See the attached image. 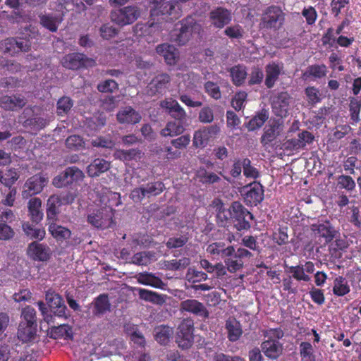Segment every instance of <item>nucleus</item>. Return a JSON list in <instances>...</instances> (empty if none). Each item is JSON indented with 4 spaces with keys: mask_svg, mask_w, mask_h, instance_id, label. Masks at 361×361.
Segmentation results:
<instances>
[{
    "mask_svg": "<svg viewBox=\"0 0 361 361\" xmlns=\"http://www.w3.org/2000/svg\"><path fill=\"white\" fill-rule=\"evenodd\" d=\"M45 299L50 310L43 301H38L37 305L43 317V319L49 325L55 324V317L66 319L68 315L66 313V306L63 298L52 290H48L45 294Z\"/></svg>",
    "mask_w": 361,
    "mask_h": 361,
    "instance_id": "f257e3e1",
    "label": "nucleus"
},
{
    "mask_svg": "<svg viewBox=\"0 0 361 361\" xmlns=\"http://www.w3.org/2000/svg\"><path fill=\"white\" fill-rule=\"evenodd\" d=\"M286 13L279 6L271 5L262 12L259 24V28L264 30L279 31L285 23Z\"/></svg>",
    "mask_w": 361,
    "mask_h": 361,
    "instance_id": "f03ea898",
    "label": "nucleus"
},
{
    "mask_svg": "<svg viewBox=\"0 0 361 361\" xmlns=\"http://www.w3.org/2000/svg\"><path fill=\"white\" fill-rule=\"evenodd\" d=\"M200 28L196 19L191 15L188 16L176 25V28L171 32V39L179 46L185 45L190 39L192 32Z\"/></svg>",
    "mask_w": 361,
    "mask_h": 361,
    "instance_id": "7ed1b4c3",
    "label": "nucleus"
},
{
    "mask_svg": "<svg viewBox=\"0 0 361 361\" xmlns=\"http://www.w3.org/2000/svg\"><path fill=\"white\" fill-rule=\"evenodd\" d=\"M252 254L245 248L239 247L237 250L234 247L229 245L222 250V258L225 266L230 273H235L243 268L244 258H250Z\"/></svg>",
    "mask_w": 361,
    "mask_h": 361,
    "instance_id": "20e7f679",
    "label": "nucleus"
},
{
    "mask_svg": "<svg viewBox=\"0 0 361 361\" xmlns=\"http://www.w3.org/2000/svg\"><path fill=\"white\" fill-rule=\"evenodd\" d=\"M115 210L109 206L94 209L87 216V222L97 229L111 228L114 224Z\"/></svg>",
    "mask_w": 361,
    "mask_h": 361,
    "instance_id": "39448f33",
    "label": "nucleus"
},
{
    "mask_svg": "<svg viewBox=\"0 0 361 361\" xmlns=\"http://www.w3.org/2000/svg\"><path fill=\"white\" fill-rule=\"evenodd\" d=\"M84 178L85 174L82 170L77 166H69L53 178L52 184L57 188H61L73 183L79 184Z\"/></svg>",
    "mask_w": 361,
    "mask_h": 361,
    "instance_id": "423d86ee",
    "label": "nucleus"
},
{
    "mask_svg": "<svg viewBox=\"0 0 361 361\" xmlns=\"http://www.w3.org/2000/svg\"><path fill=\"white\" fill-rule=\"evenodd\" d=\"M194 322L191 318L183 319L179 324L176 335V342L182 349L190 348L194 342Z\"/></svg>",
    "mask_w": 361,
    "mask_h": 361,
    "instance_id": "0eeeda50",
    "label": "nucleus"
},
{
    "mask_svg": "<svg viewBox=\"0 0 361 361\" xmlns=\"http://www.w3.org/2000/svg\"><path fill=\"white\" fill-rule=\"evenodd\" d=\"M152 16H161L162 19L173 21L180 18L183 13L182 6L174 0L163 2L157 8L150 11Z\"/></svg>",
    "mask_w": 361,
    "mask_h": 361,
    "instance_id": "6e6552de",
    "label": "nucleus"
},
{
    "mask_svg": "<svg viewBox=\"0 0 361 361\" xmlns=\"http://www.w3.org/2000/svg\"><path fill=\"white\" fill-rule=\"evenodd\" d=\"M246 205L255 207L260 204L264 197V186L257 181L247 184L240 190Z\"/></svg>",
    "mask_w": 361,
    "mask_h": 361,
    "instance_id": "1a4fd4ad",
    "label": "nucleus"
},
{
    "mask_svg": "<svg viewBox=\"0 0 361 361\" xmlns=\"http://www.w3.org/2000/svg\"><path fill=\"white\" fill-rule=\"evenodd\" d=\"M63 67L72 71L87 68L96 65L94 59L87 57L85 54L73 52L66 54L61 60Z\"/></svg>",
    "mask_w": 361,
    "mask_h": 361,
    "instance_id": "9d476101",
    "label": "nucleus"
},
{
    "mask_svg": "<svg viewBox=\"0 0 361 361\" xmlns=\"http://www.w3.org/2000/svg\"><path fill=\"white\" fill-rule=\"evenodd\" d=\"M140 16V8L137 6H127L111 13V20L121 27L133 24Z\"/></svg>",
    "mask_w": 361,
    "mask_h": 361,
    "instance_id": "9b49d317",
    "label": "nucleus"
},
{
    "mask_svg": "<svg viewBox=\"0 0 361 361\" xmlns=\"http://www.w3.org/2000/svg\"><path fill=\"white\" fill-rule=\"evenodd\" d=\"M231 209L235 228L239 231L248 230L250 228L249 219H252V214L238 201L232 203Z\"/></svg>",
    "mask_w": 361,
    "mask_h": 361,
    "instance_id": "f8f14e48",
    "label": "nucleus"
},
{
    "mask_svg": "<svg viewBox=\"0 0 361 361\" xmlns=\"http://www.w3.org/2000/svg\"><path fill=\"white\" fill-rule=\"evenodd\" d=\"M311 230L316 237L323 239L327 244L331 243L338 233L335 227L329 220L318 221L317 223L312 224Z\"/></svg>",
    "mask_w": 361,
    "mask_h": 361,
    "instance_id": "ddd939ff",
    "label": "nucleus"
},
{
    "mask_svg": "<svg viewBox=\"0 0 361 361\" xmlns=\"http://www.w3.org/2000/svg\"><path fill=\"white\" fill-rule=\"evenodd\" d=\"M59 11L60 13H47L39 15L40 25L51 32H56L58 30L59 25L63 20L64 10L66 7L62 3H59Z\"/></svg>",
    "mask_w": 361,
    "mask_h": 361,
    "instance_id": "4468645a",
    "label": "nucleus"
},
{
    "mask_svg": "<svg viewBox=\"0 0 361 361\" xmlns=\"http://www.w3.org/2000/svg\"><path fill=\"white\" fill-rule=\"evenodd\" d=\"M219 132L220 128L216 124L195 131L193 136V145L195 147H204Z\"/></svg>",
    "mask_w": 361,
    "mask_h": 361,
    "instance_id": "2eb2a0df",
    "label": "nucleus"
},
{
    "mask_svg": "<svg viewBox=\"0 0 361 361\" xmlns=\"http://www.w3.org/2000/svg\"><path fill=\"white\" fill-rule=\"evenodd\" d=\"M47 182V178L40 174L29 178L24 184V190L22 192L23 197L27 198L40 193Z\"/></svg>",
    "mask_w": 361,
    "mask_h": 361,
    "instance_id": "dca6fc26",
    "label": "nucleus"
},
{
    "mask_svg": "<svg viewBox=\"0 0 361 361\" xmlns=\"http://www.w3.org/2000/svg\"><path fill=\"white\" fill-rule=\"evenodd\" d=\"M291 97L287 92H281L274 95L271 100V107L274 114L283 118L288 114Z\"/></svg>",
    "mask_w": 361,
    "mask_h": 361,
    "instance_id": "f3484780",
    "label": "nucleus"
},
{
    "mask_svg": "<svg viewBox=\"0 0 361 361\" xmlns=\"http://www.w3.org/2000/svg\"><path fill=\"white\" fill-rule=\"evenodd\" d=\"M171 77L167 73L159 74L149 83L147 87V93L149 96L158 94H164L169 88Z\"/></svg>",
    "mask_w": 361,
    "mask_h": 361,
    "instance_id": "a211bd4d",
    "label": "nucleus"
},
{
    "mask_svg": "<svg viewBox=\"0 0 361 361\" xmlns=\"http://www.w3.org/2000/svg\"><path fill=\"white\" fill-rule=\"evenodd\" d=\"M27 254L34 261L47 262L51 257V251L48 245L34 241L29 244Z\"/></svg>",
    "mask_w": 361,
    "mask_h": 361,
    "instance_id": "6ab92c4d",
    "label": "nucleus"
},
{
    "mask_svg": "<svg viewBox=\"0 0 361 361\" xmlns=\"http://www.w3.org/2000/svg\"><path fill=\"white\" fill-rule=\"evenodd\" d=\"M160 106L175 120L179 121H185L187 117L186 112L176 99L172 98L165 99L161 102Z\"/></svg>",
    "mask_w": 361,
    "mask_h": 361,
    "instance_id": "aec40b11",
    "label": "nucleus"
},
{
    "mask_svg": "<svg viewBox=\"0 0 361 361\" xmlns=\"http://www.w3.org/2000/svg\"><path fill=\"white\" fill-rule=\"evenodd\" d=\"M209 18L214 27L221 29L231 23L232 15L227 8L217 7L209 13Z\"/></svg>",
    "mask_w": 361,
    "mask_h": 361,
    "instance_id": "412c9836",
    "label": "nucleus"
},
{
    "mask_svg": "<svg viewBox=\"0 0 361 361\" xmlns=\"http://www.w3.org/2000/svg\"><path fill=\"white\" fill-rule=\"evenodd\" d=\"M181 312H188L196 316L207 319L209 317V311L200 301L195 299H187L180 304Z\"/></svg>",
    "mask_w": 361,
    "mask_h": 361,
    "instance_id": "4be33fe9",
    "label": "nucleus"
},
{
    "mask_svg": "<svg viewBox=\"0 0 361 361\" xmlns=\"http://www.w3.org/2000/svg\"><path fill=\"white\" fill-rule=\"evenodd\" d=\"M25 104V98L20 94L4 95L0 98V106L6 111H18Z\"/></svg>",
    "mask_w": 361,
    "mask_h": 361,
    "instance_id": "5701e85b",
    "label": "nucleus"
},
{
    "mask_svg": "<svg viewBox=\"0 0 361 361\" xmlns=\"http://www.w3.org/2000/svg\"><path fill=\"white\" fill-rule=\"evenodd\" d=\"M261 348L266 357L277 360L283 353V344L277 340L269 338L261 343Z\"/></svg>",
    "mask_w": 361,
    "mask_h": 361,
    "instance_id": "b1692460",
    "label": "nucleus"
},
{
    "mask_svg": "<svg viewBox=\"0 0 361 361\" xmlns=\"http://www.w3.org/2000/svg\"><path fill=\"white\" fill-rule=\"evenodd\" d=\"M156 51L158 54L164 57L168 65L176 64L179 57L178 50L173 45L168 43L158 45Z\"/></svg>",
    "mask_w": 361,
    "mask_h": 361,
    "instance_id": "393cba45",
    "label": "nucleus"
},
{
    "mask_svg": "<svg viewBox=\"0 0 361 361\" xmlns=\"http://www.w3.org/2000/svg\"><path fill=\"white\" fill-rule=\"evenodd\" d=\"M116 118L120 123L131 125L139 123L142 119L140 113L130 106L121 109L117 113Z\"/></svg>",
    "mask_w": 361,
    "mask_h": 361,
    "instance_id": "a878e982",
    "label": "nucleus"
},
{
    "mask_svg": "<svg viewBox=\"0 0 361 361\" xmlns=\"http://www.w3.org/2000/svg\"><path fill=\"white\" fill-rule=\"evenodd\" d=\"M111 167V163L104 159H94L87 168V173L90 177L94 178L107 171Z\"/></svg>",
    "mask_w": 361,
    "mask_h": 361,
    "instance_id": "bb28decb",
    "label": "nucleus"
},
{
    "mask_svg": "<svg viewBox=\"0 0 361 361\" xmlns=\"http://www.w3.org/2000/svg\"><path fill=\"white\" fill-rule=\"evenodd\" d=\"M282 68L283 66H280L279 64L274 62L266 66V78L264 84L267 88L271 89L274 86L281 73Z\"/></svg>",
    "mask_w": 361,
    "mask_h": 361,
    "instance_id": "cd10ccee",
    "label": "nucleus"
},
{
    "mask_svg": "<svg viewBox=\"0 0 361 361\" xmlns=\"http://www.w3.org/2000/svg\"><path fill=\"white\" fill-rule=\"evenodd\" d=\"M48 231L56 241L63 242V240L69 239L71 236L70 229L57 224L56 221H54L48 222Z\"/></svg>",
    "mask_w": 361,
    "mask_h": 361,
    "instance_id": "c85d7f7f",
    "label": "nucleus"
},
{
    "mask_svg": "<svg viewBox=\"0 0 361 361\" xmlns=\"http://www.w3.org/2000/svg\"><path fill=\"white\" fill-rule=\"evenodd\" d=\"M37 336V326L20 323L18 329V338L23 343L33 342Z\"/></svg>",
    "mask_w": 361,
    "mask_h": 361,
    "instance_id": "c756f323",
    "label": "nucleus"
},
{
    "mask_svg": "<svg viewBox=\"0 0 361 361\" xmlns=\"http://www.w3.org/2000/svg\"><path fill=\"white\" fill-rule=\"evenodd\" d=\"M111 303L108 294L103 293L94 298L93 302L92 313L96 317H100L109 311Z\"/></svg>",
    "mask_w": 361,
    "mask_h": 361,
    "instance_id": "7c9ffc66",
    "label": "nucleus"
},
{
    "mask_svg": "<svg viewBox=\"0 0 361 361\" xmlns=\"http://www.w3.org/2000/svg\"><path fill=\"white\" fill-rule=\"evenodd\" d=\"M62 206L59 201V197L57 195H51L47 202V219L48 221H56L58 219V215L60 213L59 208Z\"/></svg>",
    "mask_w": 361,
    "mask_h": 361,
    "instance_id": "2f4dec72",
    "label": "nucleus"
},
{
    "mask_svg": "<svg viewBox=\"0 0 361 361\" xmlns=\"http://www.w3.org/2000/svg\"><path fill=\"white\" fill-rule=\"evenodd\" d=\"M225 328L227 331L228 339L235 342L240 339L243 334V329L240 322L235 318H229L226 322Z\"/></svg>",
    "mask_w": 361,
    "mask_h": 361,
    "instance_id": "473e14b6",
    "label": "nucleus"
},
{
    "mask_svg": "<svg viewBox=\"0 0 361 361\" xmlns=\"http://www.w3.org/2000/svg\"><path fill=\"white\" fill-rule=\"evenodd\" d=\"M154 339L161 345L169 343L173 334V329L168 325H159L154 329Z\"/></svg>",
    "mask_w": 361,
    "mask_h": 361,
    "instance_id": "72a5a7b5",
    "label": "nucleus"
},
{
    "mask_svg": "<svg viewBox=\"0 0 361 361\" xmlns=\"http://www.w3.org/2000/svg\"><path fill=\"white\" fill-rule=\"evenodd\" d=\"M231 80L234 85L240 87L245 83L247 76V68L242 64H238L229 69Z\"/></svg>",
    "mask_w": 361,
    "mask_h": 361,
    "instance_id": "f704fd0d",
    "label": "nucleus"
},
{
    "mask_svg": "<svg viewBox=\"0 0 361 361\" xmlns=\"http://www.w3.org/2000/svg\"><path fill=\"white\" fill-rule=\"evenodd\" d=\"M28 212L32 222L39 223L42 219L44 214L41 209L42 201L39 197L31 198L28 202Z\"/></svg>",
    "mask_w": 361,
    "mask_h": 361,
    "instance_id": "c9c22d12",
    "label": "nucleus"
},
{
    "mask_svg": "<svg viewBox=\"0 0 361 361\" xmlns=\"http://www.w3.org/2000/svg\"><path fill=\"white\" fill-rule=\"evenodd\" d=\"M137 280L140 284L149 286L157 288H161L164 286L162 280L152 273H139L137 275Z\"/></svg>",
    "mask_w": 361,
    "mask_h": 361,
    "instance_id": "e433bc0d",
    "label": "nucleus"
},
{
    "mask_svg": "<svg viewBox=\"0 0 361 361\" xmlns=\"http://www.w3.org/2000/svg\"><path fill=\"white\" fill-rule=\"evenodd\" d=\"M269 114L267 110L263 109L257 112V114L250 120L247 127L250 131H254L260 128L269 119Z\"/></svg>",
    "mask_w": 361,
    "mask_h": 361,
    "instance_id": "4c0bfd02",
    "label": "nucleus"
},
{
    "mask_svg": "<svg viewBox=\"0 0 361 361\" xmlns=\"http://www.w3.org/2000/svg\"><path fill=\"white\" fill-rule=\"evenodd\" d=\"M350 291V286L348 285V282L345 277L338 276L334 279V286L332 289L334 295L338 297H342L349 293Z\"/></svg>",
    "mask_w": 361,
    "mask_h": 361,
    "instance_id": "58836bf2",
    "label": "nucleus"
},
{
    "mask_svg": "<svg viewBox=\"0 0 361 361\" xmlns=\"http://www.w3.org/2000/svg\"><path fill=\"white\" fill-rule=\"evenodd\" d=\"M183 122L176 120L168 122L166 127L161 130V135L164 137H173L182 134L185 130Z\"/></svg>",
    "mask_w": 361,
    "mask_h": 361,
    "instance_id": "ea45409f",
    "label": "nucleus"
},
{
    "mask_svg": "<svg viewBox=\"0 0 361 361\" xmlns=\"http://www.w3.org/2000/svg\"><path fill=\"white\" fill-rule=\"evenodd\" d=\"M50 337L54 339L61 338H73L72 328L68 324L52 326L50 329Z\"/></svg>",
    "mask_w": 361,
    "mask_h": 361,
    "instance_id": "a19ab883",
    "label": "nucleus"
},
{
    "mask_svg": "<svg viewBox=\"0 0 361 361\" xmlns=\"http://www.w3.org/2000/svg\"><path fill=\"white\" fill-rule=\"evenodd\" d=\"M299 353L301 361H316L313 345L307 341H302L299 345Z\"/></svg>",
    "mask_w": 361,
    "mask_h": 361,
    "instance_id": "79ce46f5",
    "label": "nucleus"
},
{
    "mask_svg": "<svg viewBox=\"0 0 361 361\" xmlns=\"http://www.w3.org/2000/svg\"><path fill=\"white\" fill-rule=\"evenodd\" d=\"M361 110V98L350 97L349 111L353 123H357L360 121V113Z\"/></svg>",
    "mask_w": 361,
    "mask_h": 361,
    "instance_id": "37998d69",
    "label": "nucleus"
},
{
    "mask_svg": "<svg viewBox=\"0 0 361 361\" xmlns=\"http://www.w3.org/2000/svg\"><path fill=\"white\" fill-rule=\"evenodd\" d=\"M21 321L20 323L37 326V314L35 310L27 305L23 308L20 314Z\"/></svg>",
    "mask_w": 361,
    "mask_h": 361,
    "instance_id": "c03bdc74",
    "label": "nucleus"
},
{
    "mask_svg": "<svg viewBox=\"0 0 361 361\" xmlns=\"http://www.w3.org/2000/svg\"><path fill=\"white\" fill-rule=\"evenodd\" d=\"M327 72V67L325 64L311 65L308 66L307 71L303 73V77L312 76L315 78H322L326 75Z\"/></svg>",
    "mask_w": 361,
    "mask_h": 361,
    "instance_id": "a18cd8bd",
    "label": "nucleus"
},
{
    "mask_svg": "<svg viewBox=\"0 0 361 361\" xmlns=\"http://www.w3.org/2000/svg\"><path fill=\"white\" fill-rule=\"evenodd\" d=\"M286 268L287 269L286 271L291 274V276L298 281L308 282L310 280V276L305 273L302 264L296 266L286 265Z\"/></svg>",
    "mask_w": 361,
    "mask_h": 361,
    "instance_id": "49530a36",
    "label": "nucleus"
},
{
    "mask_svg": "<svg viewBox=\"0 0 361 361\" xmlns=\"http://www.w3.org/2000/svg\"><path fill=\"white\" fill-rule=\"evenodd\" d=\"M73 100L69 97L63 96L61 97L56 104V112L59 116L68 114L73 106Z\"/></svg>",
    "mask_w": 361,
    "mask_h": 361,
    "instance_id": "de8ad7c7",
    "label": "nucleus"
},
{
    "mask_svg": "<svg viewBox=\"0 0 361 361\" xmlns=\"http://www.w3.org/2000/svg\"><path fill=\"white\" fill-rule=\"evenodd\" d=\"M279 126L271 125L267 128L261 137V143L263 146H267L273 142L279 135L278 132Z\"/></svg>",
    "mask_w": 361,
    "mask_h": 361,
    "instance_id": "09e8293b",
    "label": "nucleus"
},
{
    "mask_svg": "<svg viewBox=\"0 0 361 361\" xmlns=\"http://www.w3.org/2000/svg\"><path fill=\"white\" fill-rule=\"evenodd\" d=\"M18 178L19 175L16 170L15 169H10L7 170L6 177L3 176L2 180L0 181V183H2L5 186L4 189H11L12 188H16L14 184Z\"/></svg>",
    "mask_w": 361,
    "mask_h": 361,
    "instance_id": "8fccbe9b",
    "label": "nucleus"
},
{
    "mask_svg": "<svg viewBox=\"0 0 361 361\" xmlns=\"http://www.w3.org/2000/svg\"><path fill=\"white\" fill-rule=\"evenodd\" d=\"M99 35L104 40H110L114 38L119 30L110 23H104L99 27Z\"/></svg>",
    "mask_w": 361,
    "mask_h": 361,
    "instance_id": "3c124183",
    "label": "nucleus"
},
{
    "mask_svg": "<svg viewBox=\"0 0 361 361\" xmlns=\"http://www.w3.org/2000/svg\"><path fill=\"white\" fill-rule=\"evenodd\" d=\"M152 257V254L150 252H140L135 253L128 262L139 266H146L150 263Z\"/></svg>",
    "mask_w": 361,
    "mask_h": 361,
    "instance_id": "603ef678",
    "label": "nucleus"
},
{
    "mask_svg": "<svg viewBox=\"0 0 361 361\" xmlns=\"http://www.w3.org/2000/svg\"><path fill=\"white\" fill-rule=\"evenodd\" d=\"M308 104L314 106L322 101L321 94L318 88L314 86H308L305 90Z\"/></svg>",
    "mask_w": 361,
    "mask_h": 361,
    "instance_id": "864d4df0",
    "label": "nucleus"
},
{
    "mask_svg": "<svg viewBox=\"0 0 361 361\" xmlns=\"http://www.w3.org/2000/svg\"><path fill=\"white\" fill-rule=\"evenodd\" d=\"M200 182L203 184H213L219 182L220 177L213 172H208L205 169L200 170L197 173Z\"/></svg>",
    "mask_w": 361,
    "mask_h": 361,
    "instance_id": "5fc2aeb1",
    "label": "nucleus"
},
{
    "mask_svg": "<svg viewBox=\"0 0 361 361\" xmlns=\"http://www.w3.org/2000/svg\"><path fill=\"white\" fill-rule=\"evenodd\" d=\"M23 229L25 234L32 239L42 240L44 238V229L35 228L28 223L23 224Z\"/></svg>",
    "mask_w": 361,
    "mask_h": 361,
    "instance_id": "6e6d98bb",
    "label": "nucleus"
},
{
    "mask_svg": "<svg viewBox=\"0 0 361 361\" xmlns=\"http://www.w3.org/2000/svg\"><path fill=\"white\" fill-rule=\"evenodd\" d=\"M224 33L231 39H240L243 37L245 32L241 25L235 24L226 27L224 31Z\"/></svg>",
    "mask_w": 361,
    "mask_h": 361,
    "instance_id": "4d7b16f0",
    "label": "nucleus"
},
{
    "mask_svg": "<svg viewBox=\"0 0 361 361\" xmlns=\"http://www.w3.org/2000/svg\"><path fill=\"white\" fill-rule=\"evenodd\" d=\"M0 190L3 196L1 203L4 205L8 207L13 206L17 195L16 188H12L11 189H0Z\"/></svg>",
    "mask_w": 361,
    "mask_h": 361,
    "instance_id": "13d9d810",
    "label": "nucleus"
},
{
    "mask_svg": "<svg viewBox=\"0 0 361 361\" xmlns=\"http://www.w3.org/2000/svg\"><path fill=\"white\" fill-rule=\"evenodd\" d=\"M97 88L102 93H113L118 90V84L114 80L107 79L99 82Z\"/></svg>",
    "mask_w": 361,
    "mask_h": 361,
    "instance_id": "bf43d9fd",
    "label": "nucleus"
},
{
    "mask_svg": "<svg viewBox=\"0 0 361 361\" xmlns=\"http://www.w3.org/2000/svg\"><path fill=\"white\" fill-rule=\"evenodd\" d=\"M216 222L219 226L225 227L227 226L230 217H231V210H227L222 204L218 207L216 214Z\"/></svg>",
    "mask_w": 361,
    "mask_h": 361,
    "instance_id": "052dcab7",
    "label": "nucleus"
},
{
    "mask_svg": "<svg viewBox=\"0 0 361 361\" xmlns=\"http://www.w3.org/2000/svg\"><path fill=\"white\" fill-rule=\"evenodd\" d=\"M337 185L340 189L352 191L355 188V182L353 178L347 175H341L338 177Z\"/></svg>",
    "mask_w": 361,
    "mask_h": 361,
    "instance_id": "680f3d73",
    "label": "nucleus"
},
{
    "mask_svg": "<svg viewBox=\"0 0 361 361\" xmlns=\"http://www.w3.org/2000/svg\"><path fill=\"white\" fill-rule=\"evenodd\" d=\"M83 138L78 135H72L66 140V146L72 150H79L84 146Z\"/></svg>",
    "mask_w": 361,
    "mask_h": 361,
    "instance_id": "e2e57ef3",
    "label": "nucleus"
},
{
    "mask_svg": "<svg viewBox=\"0 0 361 361\" xmlns=\"http://www.w3.org/2000/svg\"><path fill=\"white\" fill-rule=\"evenodd\" d=\"M146 195H158L161 194L165 189L164 184L161 181H156L152 183H148L144 187Z\"/></svg>",
    "mask_w": 361,
    "mask_h": 361,
    "instance_id": "0e129e2a",
    "label": "nucleus"
},
{
    "mask_svg": "<svg viewBox=\"0 0 361 361\" xmlns=\"http://www.w3.org/2000/svg\"><path fill=\"white\" fill-rule=\"evenodd\" d=\"M205 92L212 98L218 100L221 97V93L219 85L212 81H207L204 85Z\"/></svg>",
    "mask_w": 361,
    "mask_h": 361,
    "instance_id": "69168bd1",
    "label": "nucleus"
},
{
    "mask_svg": "<svg viewBox=\"0 0 361 361\" xmlns=\"http://www.w3.org/2000/svg\"><path fill=\"white\" fill-rule=\"evenodd\" d=\"M247 97V94L245 91L236 92L231 100V106L235 111H240L245 107L244 103Z\"/></svg>",
    "mask_w": 361,
    "mask_h": 361,
    "instance_id": "338daca9",
    "label": "nucleus"
},
{
    "mask_svg": "<svg viewBox=\"0 0 361 361\" xmlns=\"http://www.w3.org/2000/svg\"><path fill=\"white\" fill-rule=\"evenodd\" d=\"M243 174L246 178H257L259 173L258 170L251 165V161L248 158H243Z\"/></svg>",
    "mask_w": 361,
    "mask_h": 361,
    "instance_id": "774afa93",
    "label": "nucleus"
}]
</instances>
